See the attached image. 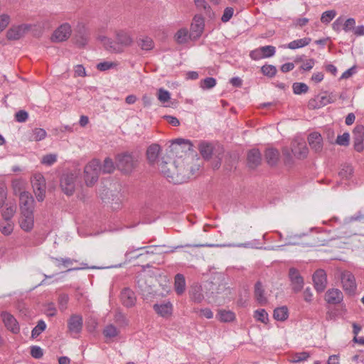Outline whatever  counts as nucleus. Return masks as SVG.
Segmentation results:
<instances>
[{
	"label": "nucleus",
	"instance_id": "aec40b11",
	"mask_svg": "<svg viewBox=\"0 0 364 364\" xmlns=\"http://www.w3.org/2000/svg\"><path fill=\"white\" fill-rule=\"evenodd\" d=\"M121 301L124 306L130 308L135 305L136 297L132 290L125 288L121 292Z\"/></svg>",
	"mask_w": 364,
	"mask_h": 364
},
{
	"label": "nucleus",
	"instance_id": "f8f14e48",
	"mask_svg": "<svg viewBox=\"0 0 364 364\" xmlns=\"http://www.w3.org/2000/svg\"><path fill=\"white\" fill-rule=\"evenodd\" d=\"M353 137L355 149L360 152L363 150L364 140V127L363 125H357L353 131Z\"/></svg>",
	"mask_w": 364,
	"mask_h": 364
},
{
	"label": "nucleus",
	"instance_id": "0eeeda50",
	"mask_svg": "<svg viewBox=\"0 0 364 364\" xmlns=\"http://www.w3.org/2000/svg\"><path fill=\"white\" fill-rule=\"evenodd\" d=\"M276 48L273 46H264L252 50L250 57L254 60H259L263 58H268L274 56Z\"/></svg>",
	"mask_w": 364,
	"mask_h": 364
},
{
	"label": "nucleus",
	"instance_id": "dca6fc26",
	"mask_svg": "<svg viewBox=\"0 0 364 364\" xmlns=\"http://www.w3.org/2000/svg\"><path fill=\"white\" fill-rule=\"evenodd\" d=\"M308 142L311 149L316 153H320L323 149V138L320 133L314 132L308 136Z\"/></svg>",
	"mask_w": 364,
	"mask_h": 364
},
{
	"label": "nucleus",
	"instance_id": "69168bd1",
	"mask_svg": "<svg viewBox=\"0 0 364 364\" xmlns=\"http://www.w3.org/2000/svg\"><path fill=\"white\" fill-rule=\"evenodd\" d=\"M31 355H32L33 358L38 359L43 356V352L41 347L33 346L31 347Z\"/></svg>",
	"mask_w": 364,
	"mask_h": 364
},
{
	"label": "nucleus",
	"instance_id": "ea45409f",
	"mask_svg": "<svg viewBox=\"0 0 364 364\" xmlns=\"http://www.w3.org/2000/svg\"><path fill=\"white\" fill-rule=\"evenodd\" d=\"M200 154L205 159H209L213 153L212 146L208 143L203 142L199 146Z\"/></svg>",
	"mask_w": 364,
	"mask_h": 364
},
{
	"label": "nucleus",
	"instance_id": "de8ad7c7",
	"mask_svg": "<svg viewBox=\"0 0 364 364\" xmlns=\"http://www.w3.org/2000/svg\"><path fill=\"white\" fill-rule=\"evenodd\" d=\"M293 92L296 95H301L307 92L309 87L304 82H294L292 85Z\"/></svg>",
	"mask_w": 364,
	"mask_h": 364
},
{
	"label": "nucleus",
	"instance_id": "864d4df0",
	"mask_svg": "<svg viewBox=\"0 0 364 364\" xmlns=\"http://www.w3.org/2000/svg\"><path fill=\"white\" fill-rule=\"evenodd\" d=\"M339 176L343 179H348L353 174V168L351 166L345 165L339 171Z\"/></svg>",
	"mask_w": 364,
	"mask_h": 364
},
{
	"label": "nucleus",
	"instance_id": "bf43d9fd",
	"mask_svg": "<svg viewBox=\"0 0 364 364\" xmlns=\"http://www.w3.org/2000/svg\"><path fill=\"white\" fill-rule=\"evenodd\" d=\"M350 135L346 132L341 135H338L336 139V144L341 146H347L349 144Z\"/></svg>",
	"mask_w": 364,
	"mask_h": 364
},
{
	"label": "nucleus",
	"instance_id": "c9c22d12",
	"mask_svg": "<svg viewBox=\"0 0 364 364\" xmlns=\"http://www.w3.org/2000/svg\"><path fill=\"white\" fill-rule=\"evenodd\" d=\"M273 317L277 321H285L288 318V309L286 306L276 308L274 310Z\"/></svg>",
	"mask_w": 364,
	"mask_h": 364
},
{
	"label": "nucleus",
	"instance_id": "e433bc0d",
	"mask_svg": "<svg viewBox=\"0 0 364 364\" xmlns=\"http://www.w3.org/2000/svg\"><path fill=\"white\" fill-rule=\"evenodd\" d=\"M14 224L11 220H4L0 223V231L6 236L10 235L14 231Z\"/></svg>",
	"mask_w": 364,
	"mask_h": 364
},
{
	"label": "nucleus",
	"instance_id": "c03bdc74",
	"mask_svg": "<svg viewBox=\"0 0 364 364\" xmlns=\"http://www.w3.org/2000/svg\"><path fill=\"white\" fill-rule=\"evenodd\" d=\"M46 328V323L44 321H38L37 325L33 328L31 331V336L33 338L38 337L43 331Z\"/></svg>",
	"mask_w": 364,
	"mask_h": 364
},
{
	"label": "nucleus",
	"instance_id": "423d86ee",
	"mask_svg": "<svg viewBox=\"0 0 364 364\" xmlns=\"http://www.w3.org/2000/svg\"><path fill=\"white\" fill-rule=\"evenodd\" d=\"M341 281L343 290L349 294H353L357 285L354 275L349 271H343L341 274Z\"/></svg>",
	"mask_w": 364,
	"mask_h": 364
},
{
	"label": "nucleus",
	"instance_id": "20e7f679",
	"mask_svg": "<svg viewBox=\"0 0 364 364\" xmlns=\"http://www.w3.org/2000/svg\"><path fill=\"white\" fill-rule=\"evenodd\" d=\"M31 185L36 198L38 201L41 202L46 196V183L44 176L41 173H36L31 177Z\"/></svg>",
	"mask_w": 364,
	"mask_h": 364
},
{
	"label": "nucleus",
	"instance_id": "603ef678",
	"mask_svg": "<svg viewBox=\"0 0 364 364\" xmlns=\"http://www.w3.org/2000/svg\"><path fill=\"white\" fill-rule=\"evenodd\" d=\"M336 16V12L334 10H329L323 12L321 17V21L323 23H328Z\"/></svg>",
	"mask_w": 364,
	"mask_h": 364
},
{
	"label": "nucleus",
	"instance_id": "37998d69",
	"mask_svg": "<svg viewBox=\"0 0 364 364\" xmlns=\"http://www.w3.org/2000/svg\"><path fill=\"white\" fill-rule=\"evenodd\" d=\"M57 159L58 155L56 154H49L43 156L41 159V162L43 165L50 166L57 161Z\"/></svg>",
	"mask_w": 364,
	"mask_h": 364
},
{
	"label": "nucleus",
	"instance_id": "3c124183",
	"mask_svg": "<svg viewBox=\"0 0 364 364\" xmlns=\"http://www.w3.org/2000/svg\"><path fill=\"white\" fill-rule=\"evenodd\" d=\"M114 321L121 326H126L129 324V321L124 314L120 311H117L114 316Z\"/></svg>",
	"mask_w": 364,
	"mask_h": 364
},
{
	"label": "nucleus",
	"instance_id": "393cba45",
	"mask_svg": "<svg viewBox=\"0 0 364 364\" xmlns=\"http://www.w3.org/2000/svg\"><path fill=\"white\" fill-rule=\"evenodd\" d=\"M261 154L258 149L250 150L247 154V162L250 168L257 167L261 162Z\"/></svg>",
	"mask_w": 364,
	"mask_h": 364
},
{
	"label": "nucleus",
	"instance_id": "473e14b6",
	"mask_svg": "<svg viewBox=\"0 0 364 364\" xmlns=\"http://www.w3.org/2000/svg\"><path fill=\"white\" fill-rule=\"evenodd\" d=\"M279 158L278 150L272 148L267 149L265 152V159L268 164L271 166L275 165Z\"/></svg>",
	"mask_w": 364,
	"mask_h": 364
},
{
	"label": "nucleus",
	"instance_id": "774afa93",
	"mask_svg": "<svg viewBox=\"0 0 364 364\" xmlns=\"http://www.w3.org/2000/svg\"><path fill=\"white\" fill-rule=\"evenodd\" d=\"M333 29L336 32L343 30V18L338 17L332 24Z\"/></svg>",
	"mask_w": 364,
	"mask_h": 364
},
{
	"label": "nucleus",
	"instance_id": "58836bf2",
	"mask_svg": "<svg viewBox=\"0 0 364 364\" xmlns=\"http://www.w3.org/2000/svg\"><path fill=\"white\" fill-rule=\"evenodd\" d=\"M254 318L264 324H267L269 321V316L267 312L263 309H257L254 312Z\"/></svg>",
	"mask_w": 364,
	"mask_h": 364
},
{
	"label": "nucleus",
	"instance_id": "49530a36",
	"mask_svg": "<svg viewBox=\"0 0 364 364\" xmlns=\"http://www.w3.org/2000/svg\"><path fill=\"white\" fill-rule=\"evenodd\" d=\"M262 74L269 77H272L277 74V68L272 65H264L261 68Z\"/></svg>",
	"mask_w": 364,
	"mask_h": 364
},
{
	"label": "nucleus",
	"instance_id": "c756f323",
	"mask_svg": "<svg viewBox=\"0 0 364 364\" xmlns=\"http://www.w3.org/2000/svg\"><path fill=\"white\" fill-rule=\"evenodd\" d=\"M174 289L177 294L181 295L186 290L185 277L181 274H177L174 278Z\"/></svg>",
	"mask_w": 364,
	"mask_h": 364
},
{
	"label": "nucleus",
	"instance_id": "c85d7f7f",
	"mask_svg": "<svg viewBox=\"0 0 364 364\" xmlns=\"http://www.w3.org/2000/svg\"><path fill=\"white\" fill-rule=\"evenodd\" d=\"M116 37L117 43L122 49H123V47L128 46L132 43V38L127 32L120 31L117 33Z\"/></svg>",
	"mask_w": 364,
	"mask_h": 364
},
{
	"label": "nucleus",
	"instance_id": "6ab92c4d",
	"mask_svg": "<svg viewBox=\"0 0 364 364\" xmlns=\"http://www.w3.org/2000/svg\"><path fill=\"white\" fill-rule=\"evenodd\" d=\"M153 309L158 315L164 318L171 316L173 313V304L169 301L155 304Z\"/></svg>",
	"mask_w": 364,
	"mask_h": 364
},
{
	"label": "nucleus",
	"instance_id": "4d7b16f0",
	"mask_svg": "<svg viewBox=\"0 0 364 364\" xmlns=\"http://www.w3.org/2000/svg\"><path fill=\"white\" fill-rule=\"evenodd\" d=\"M141 49L149 50L154 47V42L151 38L145 37L140 41L139 43Z\"/></svg>",
	"mask_w": 364,
	"mask_h": 364
},
{
	"label": "nucleus",
	"instance_id": "f704fd0d",
	"mask_svg": "<svg viewBox=\"0 0 364 364\" xmlns=\"http://www.w3.org/2000/svg\"><path fill=\"white\" fill-rule=\"evenodd\" d=\"M309 358V353L307 352H299L291 354L289 356V361L292 363H298L306 360Z\"/></svg>",
	"mask_w": 364,
	"mask_h": 364
},
{
	"label": "nucleus",
	"instance_id": "412c9836",
	"mask_svg": "<svg viewBox=\"0 0 364 364\" xmlns=\"http://www.w3.org/2000/svg\"><path fill=\"white\" fill-rule=\"evenodd\" d=\"M343 293L338 289H330L326 291L325 295L326 301L331 304H339L343 301Z\"/></svg>",
	"mask_w": 364,
	"mask_h": 364
},
{
	"label": "nucleus",
	"instance_id": "0e129e2a",
	"mask_svg": "<svg viewBox=\"0 0 364 364\" xmlns=\"http://www.w3.org/2000/svg\"><path fill=\"white\" fill-rule=\"evenodd\" d=\"M56 262V265L60 267V265H63L65 267H68L73 264L75 262L73 259L70 258H53Z\"/></svg>",
	"mask_w": 364,
	"mask_h": 364
},
{
	"label": "nucleus",
	"instance_id": "a19ab883",
	"mask_svg": "<svg viewBox=\"0 0 364 364\" xmlns=\"http://www.w3.org/2000/svg\"><path fill=\"white\" fill-rule=\"evenodd\" d=\"M25 182L21 179H14L12 181V188L16 195L20 196L21 193L25 192L23 191Z\"/></svg>",
	"mask_w": 364,
	"mask_h": 364
},
{
	"label": "nucleus",
	"instance_id": "72a5a7b5",
	"mask_svg": "<svg viewBox=\"0 0 364 364\" xmlns=\"http://www.w3.org/2000/svg\"><path fill=\"white\" fill-rule=\"evenodd\" d=\"M310 43H311V38H304L294 40V41L290 42L289 43L287 44V46L286 47L289 49L294 50V49L301 48L304 46H306Z\"/></svg>",
	"mask_w": 364,
	"mask_h": 364
},
{
	"label": "nucleus",
	"instance_id": "2f4dec72",
	"mask_svg": "<svg viewBox=\"0 0 364 364\" xmlns=\"http://www.w3.org/2000/svg\"><path fill=\"white\" fill-rule=\"evenodd\" d=\"M119 330L113 324H108L105 326L102 333L107 340H112L117 337L119 334Z\"/></svg>",
	"mask_w": 364,
	"mask_h": 364
},
{
	"label": "nucleus",
	"instance_id": "052dcab7",
	"mask_svg": "<svg viewBox=\"0 0 364 364\" xmlns=\"http://www.w3.org/2000/svg\"><path fill=\"white\" fill-rule=\"evenodd\" d=\"M203 295L200 288H196L191 293V299L197 303H200L203 300Z\"/></svg>",
	"mask_w": 364,
	"mask_h": 364
},
{
	"label": "nucleus",
	"instance_id": "09e8293b",
	"mask_svg": "<svg viewBox=\"0 0 364 364\" xmlns=\"http://www.w3.org/2000/svg\"><path fill=\"white\" fill-rule=\"evenodd\" d=\"M114 162L109 158L105 159L102 167L101 166V171L105 173H110L114 171Z\"/></svg>",
	"mask_w": 364,
	"mask_h": 364
},
{
	"label": "nucleus",
	"instance_id": "680f3d73",
	"mask_svg": "<svg viewBox=\"0 0 364 364\" xmlns=\"http://www.w3.org/2000/svg\"><path fill=\"white\" fill-rule=\"evenodd\" d=\"M10 16L7 14L0 15V33L2 32L10 23Z\"/></svg>",
	"mask_w": 364,
	"mask_h": 364
},
{
	"label": "nucleus",
	"instance_id": "a878e982",
	"mask_svg": "<svg viewBox=\"0 0 364 364\" xmlns=\"http://www.w3.org/2000/svg\"><path fill=\"white\" fill-rule=\"evenodd\" d=\"M161 146L157 144L150 145L146 150V156L149 163H155L161 152Z\"/></svg>",
	"mask_w": 364,
	"mask_h": 364
},
{
	"label": "nucleus",
	"instance_id": "39448f33",
	"mask_svg": "<svg viewBox=\"0 0 364 364\" xmlns=\"http://www.w3.org/2000/svg\"><path fill=\"white\" fill-rule=\"evenodd\" d=\"M78 173H64L60 178V187L67 195H72L75 191Z\"/></svg>",
	"mask_w": 364,
	"mask_h": 364
},
{
	"label": "nucleus",
	"instance_id": "5fc2aeb1",
	"mask_svg": "<svg viewBox=\"0 0 364 364\" xmlns=\"http://www.w3.org/2000/svg\"><path fill=\"white\" fill-rule=\"evenodd\" d=\"M158 100L162 102L165 103L169 101L171 99V94L168 91L164 90V88H159L158 90Z\"/></svg>",
	"mask_w": 364,
	"mask_h": 364
},
{
	"label": "nucleus",
	"instance_id": "4468645a",
	"mask_svg": "<svg viewBox=\"0 0 364 364\" xmlns=\"http://www.w3.org/2000/svg\"><path fill=\"white\" fill-rule=\"evenodd\" d=\"M204 19L200 16H196L191 24L190 37L196 39L203 33L204 29Z\"/></svg>",
	"mask_w": 364,
	"mask_h": 364
},
{
	"label": "nucleus",
	"instance_id": "9b49d317",
	"mask_svg": "<svg viewBox=\"0 0 364 364\" xmlns=\"http://www.w3.org/2000/svg\"><path fill=\"white\" fill-rule=\"evenodd\" d=\"M19 205L21 212H33L34 200L30 193H21L19 196Z\"/></svg>",
	"mask_w": 364,
	"mask_h": 364
},
{
	"label": "nucleus",
	"instance_id": "a18cd8bd",
	"mask_svg": "<svg viewBox=\"0 0 364 364\" xmlns=\"http://www.w3.org/2000/svg\"><path fill=\"white\" fill-rule=\"evenodd\" d=\"M216 85V80L214 77H206L200 81V87L203 90H210Z\"/></svg>",
	"mask_w": 364,
	"mask_h": 364
},
{
	"label": "nucleus",
	"instance_id": "4c0bfd02",
	"mask_svg": "<svg viewBox=\"0 0 364 364\" xmlns=\"http://www.w3.org/2000/svg\"><path fill=\"white\" fill-rule=\"evenodd\" d=\"M47 136V133L45 129L41 128H35L32 130V134L31 136V140L39 141L44 139Z\"/></svg>",
	"mask_w": 364,
	"mask_h": 364
},
{
	"label": "nucleus",
	"instance_id": "e2e57ef3",
	"mask_svg": "<svg viewBox=\"0 0 364 364\" xmlns=\"http://www.w3.org/2000/svg\"><path fill=\"white\" fill-rule=\"evenodd\" d=\"M69 298L67 294H61L58 298V306L60 311H63L67 308Z\"/></svg>",
	"mask_w": 364,
	"mask_h": 364
},
{
	"label": "nucleus",
	"instance_id": "5701e85b",
	"mask_svg": "<svg viewBox=\"0 0 364 364\" xmlns=\"http://www.w3.org/2000/svg\"><path fill=\"white\" fill-rule=\"evenodd\" d=\"M314 101L316 103L314 107L321 108L327 105L333 103L336 101V95L332 92L325 93L324 95L316 96Z\"/></svg>",
	"mask_w": 364,
	"mask_h": 364
},
{
	"label": "nucleus",
	"instance_id": "7c9ffc66",
	"mask_svg": "<svg viewBox=\"0 0 364 364\" xmlns=\"http://www.w3.org/2000/svg\"><path fill=\"white\" fill-rule=\"evenodd\" d=\"M250 246V242L247 243H240V244H222V245H214V244H206V245H185L183 246H178L176 248L179 247H249Z\"/></svg>",
	"mask_w": 364,
	"mask_h": 364
},
{
	"label": "nucleus",
	"instance_id": "a211bd4d",
	"mask_svg": "<svg viewBox=\"0 0 364 364\" xmlns=\"http://www.w3.org/2000/svg\"><path fill=\"white\" fill-rule=\"evenodd\" d=\"M1 318L8 330L16 334L20 331V327L18 321L11 314L8 312H3L1 314Z\"/></svg>",
	"mask_w": 364,
	"mask_h": 364
},
{
	"label": "nucleus",
	"instance_id": "f257e3e1",
	"mask_svg": "<svg viewBox=\"0 0 364 364\" xmlns=\"http://www.w3.org/2000/svg\"><path fill=\"white\" fill-rule=\"evenodd\" d=\"M101 171L100 161L93 159L90 161L84 168L85 182L87 186H92L97 181Z\"/></svg>",
	"mask_w": 364,
	"mask_h": 364
},
{
	"label": "nucleus",
	"instance_id": "f3484780",
	"mask_svg": "<svg viewBox=\"0 0 364 364\" xmlns=\"http://www.w3.org/2000/svg\"><path fill=\"white\" fill-rule=\"evenodd\" d=\"M291 152L298 159H304L308 154V148L304 141L294 140L291 143Z\"/></svg>",
	"mask_w": 364,
	"mask_h": 364
},
{
	"label": "nucleus",
	"instance_id": "f03ea898",
	"mask_svg": "<svg viewBox=\"0 0 364 364\" xmlns=\"http://www.w3.org/2000/svg\"><path fill=\"white\" fill-rule=\"evenodd\" d=\"M137 159L129 153H122L116 156L118 169L124 173L131 172L136 166Z\"/></svg>",
	"mask_w": 364,
	"mask_h": 364
},
{
	"label": "nucleus",
	"instance_id": "6e6552de",
	"mask_svg": "<svg viewBox=\"0 0 364 364\" xmlns=\"http://www.w3.org/2000/svg\"><path fill=\"white\" fill-rule=\"evenodd\" d=\"M71 33V26L68 23H64L54 31L51 40L53 42L65 41L70 38Z\"/></svg>",
	"mask_w": 364,
	"mask_h": 364
},
{
	"label": "nucleus",
	"instance_id": "ddd939ff",
	"mask_svg": "<svg viewBox=\"0 0 364 364\" xmlns=\"http://www.w3.org/2000/svg\"><path fill=\"white\" fill-rule=\"evenodd\" d=\"M291 285L294 292L300 291L304 287V279L295 268H291L289 272Z\"/></svg>",
	"mask_w": 364,
	"mask_h": 364
},
{
	"label": "nucleus",
	"instance_id": "8fccbe9b",
	"mask_svg": "<svg viewBox=\"0 0 364 364\" xmlns=\"http://www.w3.org/2000/svg\"><path fill=\"white\" fill-rule=\"evenodd\" d=\"M188 36V31L186 28H181L175 35L176 41L178 43H183L187 41Z\"/></svg>",
	"mask_w": 364,
	"mask_h": 364
},
{
	"label": "nucleus",
	"instance_id": "338daca9",
	"mask_svg": "<svg viewBox=\"0 0 364 364\" xmlns=\"http://www.w3.org/2000/svg\"><path fill=\"white\" fill-rule=\"evenodd\" d=\"M234 10L231 7H228L224 10L221 20L223 22H228L232 16Z\"/></svg>",
	"mask_w": 364,
	"mask_h": 364
},
{
	"label": "nucleus",
	"instance_id": "b1692460",
	"mask_svg": "<svg viewBox=\"0 0 364 364\" xmlns=\"http://www.w3.org/2000/svg\"><path fill=\"white\" fill-rule=\"evenodd\" d=\"M99 39L102 42L106 50L114 53H120L122 51V49L121 46H119L117 41H114L106 36H100Z\"/></svg>",
	"mask_w": 364,
	"mask_h": 364
},
{
	"label": "nucleus",
	"instance_id": "79ce46f5",
	"mask_svg": "<svg viewBox=\"0 0 364 364\" xmlns=\"http://www.w3.org/2000/svg\"><path fill=\"white\" fill-rule=\"evenodd\" d=\"M118 63L111 61H104L97 64L96 68L100 71H107L111 69L116 68Z\"/></svg>",
	"mask_w": 364,
	"mask_h": 364
},
{
	"label": "nucleus",
	"instance_id": "9d476101",
	"mask_svg": "<svg viewBox=\"0 0 364 364\" xmlns=\"http://www.w3.org/2000/svg\"><path fill=\"white\" fill-rule=\"evenodd\" d=\"M31 27L30 24L14 26L7 31L6 37L9 40H18L23 37Z\"/></svg>",
	"mask_w": 364,
	"mask_h": 364
},
{
	"label": "nucleus",
	"instance_id": "1a4fd4ad",
	"mask_svg": "<svg viewBox=\"0 0 364 364\" xmlns=\"http://www.w3.org/2000/svg\"><path fill=\"white\" fill-rule=\"evenodd\" d=\"M18 224L23 231L26 232H31L34 228L33 212H21V215L18 219Z\"/></svg>",
	"mask_w": 364,
	"mask_h": 364
},
{
	"label": "nucleus",
	"instance_id": "cd10ccee",
	"mask_svg": "<svg viewBox=\"0 0 364 364\" xmlns=\"http://www.w3.org/2000/svg\"><path fill=\"white\" fill-rule=\"evenodd\" d=\"M216 318L220 322L229 323L235 321V314L230 310L220 309L216 315Z\"/></svg>",
	"mask_w": 364,
	"mask_h": 364
},
{
	"label": "nucleus",
	"instance_id": "bb28decb",
	"mask_svg": "<svg viewBox=\"0 0 364 364\" xmlns=\"http://www.w3.org/2000/svg\"><path fill=\"white\" fill-rule=\"evenodd\" d=\"M255 297L260 305H264L267 302V299L264 294V289L260 282H257L255 285Z\"/></svg>",
	"mask_w": 364,
	"mask_h": 364
},
{
	"label": "nucleus",
	"instance_id": "7ed1b4c3",
	"mask_svg": "<svg viewBox=\"0 0 364 364\" xmlns=\"http://www.w3.org/2000/svg\"><path fill=\"white\" fill-rule=\"evenodd\" d=\"M159 169L166 177L169 181L174 183H181L183 182V180L179 178V173L178 167L173 163H167L165 161H161L159 165Z\"/></svg>",
	"mask_w": 364,
	"mask_h": 364
},
{
	"label": "nucleus",
	"instance_id": "4be33fe9",
	"mask_svg": "<svg viewBox=\"0 0 364 364\" xmlns=\"http://www.w3.org/2000/svg\"><path fill=\"white\" fill-rule=\"evenodd\" d=\"M68 326L71 333H79L82 328V317L77 314L71 316L68 320Z\"/></svg>",
	"mask_w": 364,
	"mask_h": 364
},
{
	"label": "nucleus",
	"instance_id": "13d9d810",
	"mask_svg": "<svg viewBox=\"0 0 364 364\" xmlns=\"http://www.w3.org/2000/svg\"><path fill=\"white\" fill-rule=\"evenodd\" d=\"M355 26V20L353 18L343 19V31L346 33L353 31Z\"/></svg>",
	"mask_w": 364,
	"mask_h": 364
},
{
	"label": "nucleus",
	"instance_id": "6e6d98bb",
	"mask_svg": "<svg viewBox=\"0 0 364 364\" xmlns=\"http://www.w3.org/2000/svg\"><path fill=\"white\" fill-rule=\"evenodd\" d=\"M16 207L14 205L7 207L2 213V216L5 220H10L16 213Z\"/></svg>",
	"mask_w": 364,
	"mask_h": 364
},
{
	"label": "nucleus",
	"instance_id": "2eb2a0df",
	"mask_svg": "<svg viewBox=\"0 0 364 364\" xmlns=\"http://www.w3.org/2000/svg\"><path fill=\"white\" fill-rule=\"evenodd\" d=\"M314 287L318 292H322L326 287L327 278L323 269H318L313 275Z\"/></svg>",
	"mask_w": 364,
	"mask_h": 364
}]
</instances>
